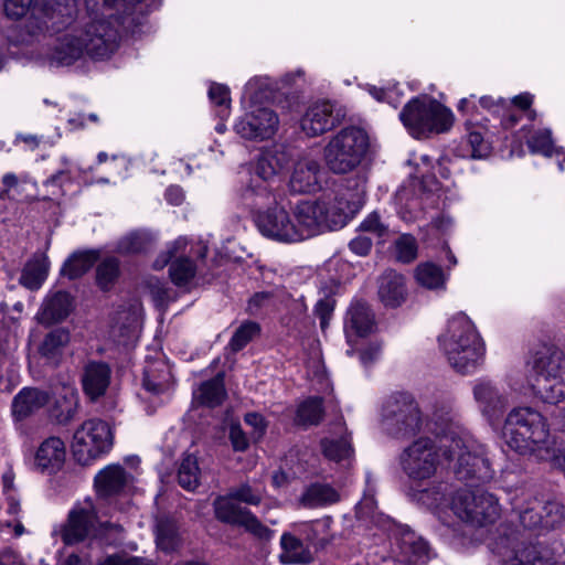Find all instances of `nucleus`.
Listing matches in <instances>:
<instances>
[{
    "label": "nucleus",
    "instance_id": "obj_1",
    "mask_svg": "<svg viewBox=\"0 0 565 565\" xmlns=\"http://www.w3.org/2000/svg\"><path fill=\"white\" fill-rule=\"evenodd\" d=\"M86 14L68 25L50 54L51 64L68 66L88 56L110 58L119 49L124 30L140 23L142 10L125 11L119 0H85Z\"/></svg>",
    "mask_w": 565,
    "mask_h": 565
},
{
    "label": "nucleus",
    "instance_id": "obj_2",
    "mask_svg": "<svg viewBox=\"0 0 565 565\" xmlns=\"http://www.w3.org/2000/svg\"><path fill=\"white\" fill-rule=\"evenodd\" d=\"M439 344L449 364L463 374L481 363L486 351L476 326L462 312L449 320L446 332L439 337Z\"/></svg>",
    "mask_w": 565,
    "mask_h": 565
},
{
    "label": "nucleus",
    "instance_id": "obj_3",
    "mask_svg": "<svg viewBox=\"0 0 565 565\" xmlns=\"http://www.w3.org/2000/svg\"><path fill=\"white\" fill-rule=\"evenodd\" d=\"M502 437L512 450L525 455L547 449L551 439L545 417L531 407L512 409L504 422Z\"/></svg>",
    "mask_w": 565,
    "mask_h": 565
},
{
    "label": "nucleus",
    "instance_id": "obj_4",
    "mask_svg": "<svg viewBox=\"0 0 565 565\" xmlns=\"http://www.w3.org/2000/svg\"><path fill=\"white\" fill-rule=\"evenodd\" d=\"M352 212L342 198L333 201L323 196L318 200H302L292 207V216L299 242L316 236L327 230L342 227Z\"/></svg>",
    "mask_w": 565,
    "mask_h": 565
},
{
    "label": "nucleus",
    "instance_id": "obj_5",
    "mask_svg": "<svg viewBox=\"0 0 565 565\" xmlns=\"http://www.w3.org/2000/svg\"><path fill=\"white\" fill-rule=\"evenodd\" d=\"M440 448L449 461H456L454 471L457 479L465 482H484L492 478L490 462L484 447L471 438L444 435Z\"/></svg>",
    "mask_w": 565,
    "mask_h": 565
},
{
    "label": "nucleus",
    "instance_id": "obj_6",
    "mask_svg": "<svg viewBox=\"0 0 565 565\" xmlns=\"http://www.w3.org/2000/svg\"><path fill=\"white\" fill-rule=\"evenodd\" d=\"M399 119L408 132L419 139L449 130L454 124V114L436 99L422 96L406 103Z\"/></svg>",
    "mask_w": 565,
    "mask_h": 565
},
{
    "label": "nucleus",
    "instance_id": "obj_7",
    "mask_svg": "<svg viewBox=\"0 0 565 565\" xmlns=\"http://www.w3.org/2000/svg\"><path fill=\"white\" fill-rule=\"evenodd\" d=\"M369 148L365 131L358 127H347L334 135L323 148V159L334 174H347L362 162Z\"/></svg>",
    "mask_w": 565,
    "mask_h": 565
},
{
    "label": "nucleus",
    "instance_id": "obj_8",
    "mask_svg": "<svg viewBox=\"0 0 565 565\" xmlns=\"http://www.w3.org/2000/svg\"><path fill=\"white\" fill-rule=\"evenodd\" d=\"M427 423L428 430L433 431L439 439L446 435L443 427H435ZM440 444L437 445L434 439L424 437L413 441L404 449L399 457L403 471L414 481H422L431 478L439 465Z\"/></svg>",
    "mask_w": 565,
    "mask_h": 565
},
{
    "label": "nucleus",
    "instance_id": "obj_9",
    "mask_svg": "<svg viewBox=\"0 0 565 565\" xmlns=\"http://www.w3.org/2000/svg\"><path fill=\"white\" fill-rule=\"evenodd\" d=\"M423 417L416 401L406 393L390 396L382 407V426L391 436L407 438L423 427Z\"/></svg>",
    "mask_w": 565,
    "mask_h": 565
},
{
    "label": "nucleus",
    "instance_id": "obj_10",
    "mask_svg": "<svg viewBox=\"0 0 565 565\" xmlns=\"http://www.w3.org/2000/svg\"><path fill=\"white\" fill-rule=\"evenodd\" d=\"M450 509L459 520L472 526L492 524L500 516L498 499L481 489L456 491Z\"/></svg>",
    "mask_w": 565,
    "mask_h": 565
},
{
    "label": "nucleus",
    "instance_id": "obj_11",
    "mask_svg": "<svg viewBox=\"0 0 565 565\" xmlns=\"http://www.w3.org/2000/svg\"><path fill=\"white\" fill-rule=\"evenodd\" d=\"M289 161L290 154L282 146L264 151L250 173L245 195L269 201L274 196L278 175L288 167Z\"/></svg>",
    "mask_w": 565,
    "mask_h": 565
},
{
    "label": "nucleus",
    "instance_id": "obj_12",
    "mask_svg": "<svg viewBox=\"0 0 565 565\" xmlns=\"http://www.w3.org/2000/svg\"><path fill=\"white\" fill-rule=\"evenodd\" d=\"M114 443V433L110 425L102 419H88L74 433L72 450L75 459L82 465L108 452Z\"/></svg>",
    "mask_w": 565,
    "mask_h": 565
},
{
    "label": "nucleus",
    "instance_id": "obj_13",
    "mask_svg": "<svg viewBox=\"0 0 565 565\" xmlns=\"http://www.w3.org/2000/svg\"><path fill=\"white\" fill-rule=\"evenodd\" d=\"M169 265L171 281L178 287H188L196 275V264L188 253V241L179 237L167 246L153 262L154 269Z\"/></svg>",
    "mask_w": 565,
    "mask_h": 565
},
{
    "label": "nucleus",
    "instance_id": "obj_14",
    "mask_svg": "<svg viewBox=\"0 0 565 565\" xmlns=\"http://www.w3.org/2000/svg\"><path fill=\"white\" fill-rule=\"evenodd\" d=\"M98 522L97 510L92 500L75 504L61 530L62 541L66 545H74L89 539L95 534Z\"/></svg>",
    "mask_w": 565,
    "mask_h": 565
},
{
    "label": "nucleus",
    "instance_id": "obj_15",
    "mask_svg": "<svg viewBox=\"0 0 565 565\" xmlns=\"http://www.w3.org/2000/svg\"><path fill=\"white\" fill-rule=\"evenodd\" d=\"M255 222L259 232L270 239L281 243L299 242L292 212L284 207L268 209L259 213Z\"/></svg>",
    "mask_w": 565,
    "mask_h": 565
},
{
    "label": "nucleus",
    "instance_id": "obj_16",
    "mask_svg": "<svg viewBox=\"0 0 565 565\" xmlns=\"http://www.w3.org/2000/svg\"><path fill=\"white\" fill-rule=\"evenodd\" d=\"M213 505L215 516L221 522L243 526L247 532L260 540L270 539L273 531L264 525L249 510L223 497H217Z\"/></svg>",
    "mask_w": 565,
    "mask_h": 565
},
{
    "label": "nucleus",
    "instance_id": "obj_17",
    "mask_svg": "<svg viewBox=\"0 0 565 565\" xmlns=\"http://www.w3.org/2000/svg\"><path fill=\"white\" fill-rule=\"evenodd\" d=\"M278 124L279 119L274 110L266 107H257L236 121L234 130L242 138L264 140L274 136Z\"/></svg>",
    "mask_w": 565,
    "mask_h": 565
},
{
    "label": "nucleus",
    "instance_id": "obj_18",
    "mask_svg": "<svg viewBox=\"0 0 565 565\" xmlns=\"http://www.w3.org/2000/svg\"><path fill=\"white\" fill-rule=\"evenodd\" d=\"M75 0H4V13L11 20H20L31 9L53 20L57 15H72Z\"/></svg>",
    "mask_w": 565,
    "mask_h": 565
},
{
    "label": "nucleus",
    "instance_id": "obj_19",
    "mask_svg": "<svg viewBox=\"0 0 565 565\" xmlns=\"http://www.w3.org/2000/svg\"><path fill=\"white\" fill-rule=\"evenodd\" d=\"M344 115L330 102L310 105L303 114L300 126L308 137L320 136L338 126Z\"/></svg>",
    "mask_w": 565,
    "mask_h": 565
},
{
    "label": "nucleus",
    "instance_id": "obj_20",
    "mask_svg": "<svg viewBox=\"0 0 565 565\" xmlns=\"http://www.w3.org/2000/svg\"><path fill=\"white\" fill-rule=\"evenodd\" d=\"M321 175L320 162L305 156L295 163L289 180L290 191L298 194L315 193L321 189Z\"/></svg>",
    "mask_w": 565,
    "mask_h": 565
},
{
    "label": "nucleus",
    "instance_id": "obj_21",
    "mask_svg": "<svg viewBox=\"0 0 565 565\" xmlns=\"http://www.w3.org/2000/svg\"><path fill=\"white\" fill-rule=\"evenodd\" d=\"M376 328L375 316L371 307L362 300L351 303L347 311L344 332L349 343L354 338H365Z\"/></svg>",
    "mask_w": 565,
    "mask_h": 565
},
{
    "label": "nucleus",
    "instance_id": "obj_22",
    "mask_svg": "<svg viewBox=\"0 0 565 565\" xmlns=\"http://www.w3.org/2000/svg\"><path fill=\"white\" fill-rule=\"evenodd\" d=\"M473 396L482 415L491 425L504 414L508 401L489 381H479L473 386Z\"/></svg>",
    "mask_w": 565,
    "mask_h": 565
},
{
    "label": "nucleus",
    "instance_id": "obj_23",
    "mask_svg": "<svg viewBox=\"0 0 565 565\" xmlns=\"http://www.w3.org/2000/svg\"><path fill=\"white\" fill-rule=\"evenodd\" d=\"M111 367L103 361H88L82 374V387L85 395L95 402L103 397L111 380Z\"/></svg>",
    "mask_w": 565,
    "mask_h": 565
},
{
    "label": "nucleus",
    "instance_id": "obj_24",
    "mask_svg": "<svg viewBox=\"0 0 565 565\" xmlns=\"http://www.w3.org/2000/svg\"><path fill=\"white\" fill-rule=\"evenodd\" d=\"M281 553L279 559L282 564L308 565L315 559V551L310 548L299 530L295 525L291 531L284 532L280 536Z\"/></svg>",
    "mask_w": 565,
    "mask_h": 565
},
{
    "label": "nucleus",
    "instance_id": "obj_25",
    "mask_svg": "<svg viewBox=\"0 0 565 565\" xmlns=\"http://www.w3.org/2000/svg\"><path fill=\"white\" fill-rule=\"evenodd\" d=\"M66 447L60 437H49L43 440L34 457L35 467L50 475L57 472L64 465Z\"/></svg>",
    "mask_w": 565,
    "mask_h": 565
},
{
    "label": "nucleus",
    "instance_id": "obj_26",
    "mask_svg": "<svg viewBox=\"0 0 565 565\" xmlns=\"http://www.w3.org/2000/svg\"><path fill=\"white\" fill-rule=\"evenodd\" d=\"M377 296L386 308H397L407 296L405 278L395 270H386L379 278Z\"/></svg>",
    "mask_w": 565,
    "mask_h": 565
},
{
    "label": "nucleus",
    "instance_id": "obj_27",
    "mask_svg": "<svg viewBox=\"0 0 565 565\" xmlns=\"http://www.w3.org/2000/svg\"><path fill=\"white\" fill-rule=\"evenodd\" d=\"M130 475L120 465H109L95 477L94 483L98 497L107 499L119 494L129 483Z\"/></svg>",
    "mask_w": 565,
    "mask_h": 565
},
{
    "label": "nucleus",
    "instance_id": "obj_28",
    "mask_svg": "<svg viewBox=\"0 0 565 565\" xmlns=\"http://www.w3.org/2000/svg\"><path fill=\"white\" fill-rule=\"evenodd\" d=\"M50 399L47 392L33 388H22L12 401V415L17 420H23L44 407Z\"/></svg>",
    "mask_w": 565,
    "mask_h": 565
},
{
    "label": "nucleus",
    "instance_id": "obj_29",
    "mask_svg": "<svg viewBox=\"0 0 565 565\" xmlns=\"http://www.w3.org/2000/svg\"><path fill=\"white\" fill-rule=\"evenodd\" d=\"M331 525L332 519L330 516H326L296 526L299 530V534L305 537V541L316 554L317 552L326 548L333 540Z\"/></svg>",
    "mask_w": 565,
    "mask_h": 565
},
{
    "label": "nucleus",
    "instance_id": "obj_30",
    "mask_svg": "<svg viewBox=\"0 0 565 565\" xmlns=\"http://www.w3.org/2000/svg\"><path fill=\"white\" fill-rule=\"evenodd\" d=\"M340 499L339 491L331 484L313 482L305 489L300 501L303 507L316 509L335 504Z\"/></svg>",
    "mask_w": 565,
    "mask_h": 565
},
{
    "label": "nucleus",
    "instance_id": "obj_31",
    "mask_svg": "<svg viewBox=\"0 0 565 565\" xmlns=\"http://www.w3.org/2000/svg\"><path fill=\"white\" fill-rule=\"evenodd\" d=\"M534 377L565 375V355L556 349H545L534 360Z\"/></svg>",
    "mask_w": 565,
    "mask_h": 565
},
{
    "label": "nucleus",
    "instance_id": "obj_32",
    "mask_svg": "<svg viewBox=\"0 0 565 565\" xmlns=\"http://www.w3.org/2000/svg\"><path fill=\"white\" fill-rule=\"evenodd\" d=\"M532 388L544 403L557 404L565 398V375L534 377Z\"/></svg>",
    "mask_w": 565,
    "mask_h": 565
},
{
    "label": "nucleus",
    "instance_id": "obj_33",
    "mask_svg": "<svg viewBox=\"0 0 565 565\" xmlns=\"http://www.w3.org/2000/svg\"><path fill=\"white\" fill-rule=\"evenodd\" d=\"M98 258L99 252L96 249L75 252L64 262L61 275L68 279H77L85 275Z\"/></svg>",
    "mask_w": 565,
    "mask_h": 565
},
{
    "label": "nucleus",
    "instance_id": "obj_34",
    "mask_svg": "<svg viewBox=\"0 0 565 565\" xmlns=\"http://www.w3.org/2000/svg\"><path fill=\"white\" fill-rule=\"evenodd\" d=\"M50 260L45 255L34 256L23 267L20 284L30 289H39L49 275Z\"/></svg>",
    "mask_w": 565,
    "mask_h": 565
},
{
    "label": "nucleus",
    "instance_id": "obj_35",
    "mask_svg": "<svg viewBox=\"0 0 565 565\" xmlns=\"http://www.w3.org/2000/svg\"><path fill=\"white\" fill-rule=\"evenodd\" d=\"M226 395L224 375L222 373L201 383L199 388L194 392V398L199 404L211 408L220 406L226 398Z\"/></svg>",
    "mask_w": 565,
    "mask_h": 565
},
{
    "label": "nucleus",
    "instance_id": "obj_36",
    "mask_svg": "<svg viewBox=\"0 0 565 565\" xmlns=\"http://www.w3.org/2000/svg\"><path fill=\"white\" fill-rule=\"evenodd\" d=\"M153 245V236L145 231H134L121 237L116 246L119 254L130 255L145 253Z\"/></svg>",
    "mask_w": 565,
    "mask_h": 565
},
{
    "label": "nucleus",
    "instance_id": "obj_37",
    "mask_svg": "<svg viewBox=\"0 0 565 565\" xmlns=\"http://www.w3.org/2000/svg\"><path fill=\"white\" fill-rule=\"evenodd\" d=\"M323 415V399L315 396L309 397L299 404L295 420L296 424L301 426H313L320 424Z\"/></svg>",
    "mask_w": 565,
    "mask_h": 565
},
{
    "label": "nucleus",
    "instance_id": "obj_38",
    "mask_svg": "<svg viewBox=\"0 0 565 565\" xmlns=\"http://www.w3.org/2000/svg\"><path fill=\"white\" fill-rule=\"evenodd\" d=\"M71 297L65 291L55 292L44 303L42 316L45 321L57 322L65 319L71 310Z\"/></svg>",
    "mask_w": 565,
    "mask_h": 565
},
{
    "label": "nucleus",
    "instance_id": "obj_39",
    "mask_svg": "<svg viewBox=\"0 0 565 565\" xmlns=\"http://www.w3.org/2000/svg\"><path fill=\"white\" fill-rule=\"evenodd\" d=\"M68 341L70 334L67 331L55 329L45 335L40 347V353L49 362L56 363Z\"/></svg>",
    "mask_w": 565,
    "mask_h": 565
},
{
    "label": "nucleus",
    "instance_id": "obj_40",
    "mask_svg": "<svg viewBox=\"0 0 565 565\" xmlns=\"http://www.w3.org/2000/svg\"><path fill=\"white\" fill-rule=\"evenodd\" d=\"M120 275V262L114 256L104 258L96 267V285L103 290H110Z\"/></svg>",
    "mask_w": 565,
    "mask_h": 565
},
{
    "label": "nucleus",
    "instance_id": "obj_41",
    "mask_svg": "<svg viewBox=\"0 0 565 565\" xmlns=\"http://www.w3.org/2000/svg\"><path fill=\"white\" fill-rule=\"evenodd\" d=\"M402 555L412 563L425 562L428 557V544L414 533H406L401 539L399 544Z\"/></svg>",
    "mask_w": 565,
    "mask_h": 565
},
{
    "label": "nucleus",
    "instance_id": "obj_42",
    "mask_svg": "<svg viewBox=\"0 0 565 565\" xmlns=\"http://www.w3.org/2000/svg\"><path fill=\"white\" fill-rule=\"evenodd\" d=\"M416 281L427 289H439L445 286V275L440 266L433 263L419 264L415 270Z\"/></svg>",
    "mask_w": 565,
    "mask_h": 565
},
{
    "label": "nucleus",
    "instance_id": "obj_43",
    "mask_svg": "<svg viewBox=\"0 0 565 565\" xmlns=\"http://www.w3.org/2000/svg\"><path fill=\"white\" fill-rule=\"evenodd\" d=\"M180 542L177 525L169 520H161L157 525V546L166 553H171L180 546Z\"/></svg>",
    "mask_w": 565,
    "mask_h": 565
},
{
    "label": "nucleus",
    "instance_id": "obj_44",
    "mask_svg": "<svg viewBox=\"0 0 565 565\" xmlns=\"http://www.w3.org/2000/svg\"><path fill=\"white\" fill-rule=\"evenodd\" d=\"M265 494V488L262 483H242L238 487L232 488L224 497L228 501L232 500L243 502L249 505H258L263 501Z\"/></svg>",
    "mask_w": 565,
    "mask_h": 565
},
{
    "label": "nucleus",
    "instance_id": "obj_45",
    "mask_svg": "<svg viewBox=\"0 0 565 565\" xmlns=\"http://www.w3.org/2000/svg\"><path fill=\"white\" fill-rule=\"evenodd\" d=\"M200 468L198 460L193 455H185L178 471L179 484L189 491L194 490L199 486Z\"/></svg>",
    "mask_w": 565,
    "mask_h": 565
},
{
    "label": "nucleus",
    "instance_id": "obj_46",
    "mask_svg": "<svg viewBox=\"0 0 565 565\" xmlns=\"http://www.w3.org/2000/svg\"><path fill=\"white\" fill-rule=\"evenodd\" d=\"M321 447L323 455L333 461L349 459L353 454V448L348 436H342L340 439H322Z\"/></svg>",
    "mask_w": 565,
    "mask_h": 565
},
{
    "label": "nucleus",
    "instance_id": "obj_47",
    "mask_svg": "<svg viewBox=\"0 0 565 565\" xmlns=\"http://www.w3.org/2000/svg\"><path fill=\"white\" fill-rule=\"evenodd\" d=\"M448 484L445 482L433 483L430 487L417 491V500L431 509L443 508L447 500Z\"/></svg>",
    "mask_w": 565,
    "mask_h": 565
},
{
    "label": "nucleus",
    "instance_id": "obj_48",
    "mask_svg": "<svg viewBox=\"0 0 565 565\" xmlns=\"http://www.w3.org/2000/svg\"><path fill=\"white\" fill-rule=\"evenodd\" d=\"M259 323L246 320L236 329L230 340L228 347L233 352H238L243 350L254 338L259 335Z\"/></svg>",
    "mask_w": 565,
    "mask_h": 565
},
{
    "label": "nucleus",
    "instance_id": "obj_49",
    "mask_svg": "<svg viewBox=\"0 0 565 565\" xmlns=\"http://www.w3.org/2000/svg\"><path fill=\"white\" fill-rule=\"evenodd\" d=\"M540 508L542 525L541 530H554L558 527L564 521V509L555 501H548L545 503H536Z\"/></svg>",
    "mask_w": 565,
    "mask_h": 565
},
{
    "label": "nucleus",
    "instance_id": "obj_50",
    "mask_svg": "<svg viewBox=\"0 0 565 565\" xmlns=\"http://www.w3.org/2000/svg\"><path fill=\"white\" fill-rule=\"evenodd\" d=\"M484 128L481 126L468 127L467 143L470 147L471 158H483L489 154L490 146L483 137Z\"/></svg>",
    "mask_w": 565,
    "mask_h": 565
},
{
    "label": "nucleus",
    "instance_id": "obj_51",
    "mask_svg": "<svg viewBox=\"0 0 565 565\" xmlns=\"http://www.w3.org/2000/svg\"><path fill=\"white\" fill-rule=\"evenodd\" d=\"M504 565H548V562L539 556L534 546H522L504 559Z\"/></svg>",
    "mask_w": 565,
    "mask_h": 565
},
{
    "label": "nucleus",
    "instance_id": "obj_52",
    "mask_svg": "<svg viewBox=\"0 0 565 565\" xmlns=\"http://www.w3.org/2000/svg\"><path fill=\"white\" fill-rule=\"evenodd\" d=\"M395 253L398 262L408 264L417 257V242L414 236L404 234L395 242Z\"/></svg>",
    "mask_w": 565,
    "mask_h": 565
},
{
    "label": "nucleus",
    "instance_id": "obj_53",
    "mask_svg": "<svg viewBox=\"0 0 565 565\" xmlns=\"http://www.w3.org/2000/svg\"><path fill=\"white\" fill-rule=\"evenodd\" d=\"M536 503H541L537 500H533L531 502V507L522 509L518 503L514 504V509L519 512V518L524 527L527 529H540L542 525V519L540 513V508H537Z\"/></svg>",
    "mask_w": 565,
    "mask_h": 565
},
{
    "label": "nucleus",
    "instance_id": "obj_54",
    "mask_svg": "<svg viewBox=\"0 0 565 565\" xmlns=\"http://www.w3.org/2000/svg\"><path fill=\"white\" fill-rule=\"evenodd\" d=\"M527 146L533 152L550 154L553 148L551 131L547 129L535 131L527 140Z\"/></svg>",
    "mask_w": 565,
    "mask_h": 565
},
{
    "label": "nucleus",
    "instance_id": "obj_55",
    "mask_svg": "<svg viewBox=\"0 0 565 565\" xmlns=\"http://www.w3.org/2000/svg\"><path fill=\"white\" fill-rule=\"evenodd\" d=\"M228 439L236 452H244L249 448V438L238 422H231L228 425Z\"/></svg>",
    "mask_w": 565,
    "mask_h": 565
},
{
    "label": "nucleus",
    "instance_id": "obj_56",
    "mask_svg": "<svg viewBox=\"0 0 565 565\" xmlns=\"http://www.w3.org/2000/svg\"><path fill=\"white\" fill-rule=\"evenodd\" d=\"M359 228L363 232L373 233L379 237L387 233V226L381 221L376 212L370 213L360 224Z\"/></svg>",
    "mask_w": 565,
    "mask_h": 565
},
{
    "label": "nucleus",
    "instance_id": "obj_57",
    "mask_svg": "<svg viewBox=\"0 0 565 565\" xmlns=\"http://www.w3.org/2000/svg\"><path fill=\"white\" fill-rule=\"evenodd\" d=\"M244 422L254 429L253 438L255 440L263 438L267 430L268 423L262 414L257 412L246 413Z\"/></svg>",
    "mask_w": 565,
    "mask_h": 565
},
{
    "label": "nucleus",
    "instance_id": "obj_58",
    "mask_svg": "<svg viewBox=\"0 0 565 565\" xmlns=\"http://www.w3.org/2000/svg\"><path fill=\"white\" fill-rule=\"evenodd\" d=\"M209 98L216 106L225 108L230 107V89L223 84H212L209 89Z\"/></svg>",
    "mask_w": 565,
    "mask_h": 565
},
{
    "label": "nucleus",
    "instance_id": "obj_59",
    "mask_svg": "<svg viewBox=\"0 0 565 565\" xmlns=\"http://www.w3.org/2000/svg\"><path fill=\"white\" fill-rule=\"evenodd\" d=\"M70 181H71L70 172L67 170H60L56 173L52 174L50 178H47L43 184H44V186L53 188V191H52L53 195H62L64 193L63 184L65 182H70Z\"/></svg>",
    "mask_w": 565,
    "mask_h": 565
},
{
    "label": "nucleus",
    "instance_id": "obj_60",
    "mask_svg": "<svg viewBox=\"0 0 565 565\" xmlns=\"http://www.w3.org/2000/svg\"><path fill=\"white\" fill-rule=\"evenodd\" d=\"M273 298V294L269 291L256 292L247 303V312L249 315H257L264 307H266Z\"/></svg>",
    "mask_w": 565,
    "mask_h": 565
},
{
    "label": "nucleus",
    "instance_id": "obj_61",
    "mask_svg": "<svg viewBox=\"0 0 565 565\" xmlns=\"http://www.w3.org/2000/svg\"><path fill=\"white\" fill-rule=\"evenodd\" d=\"M333 312V302L331 299L324 298L317 302L315 307V313L320 320L321 329H326L329 323V319Z\"/></svg>",
    "mask_w": 565,
    "mask_h": 565
},
{
    "label": "nucleus",
    "instance_id": "obj_62",
    "mask_svg": "<svg viewBox=\"0 0 565 565\" xmlns=\"http://www.w3.org/2000/svg\"><path fill=\"white\" fill-rule=\"evenodd\" d=\"M372 239L367 236L359 235L349 243V248L358 256H366L372 249Z\"/></svg>",
    "mask_w": 565,
    "mask_h": 565
},
{
    "label": "nucleus",
    "instance_id": "obj_63",
    "mask_svg": "<svg viewBox=\"0 0 565 565\" xmlns=\"http://www.w3.org/2000/svg\"><path fill=\"white\" fill-rule=\"evenodd\" d=\"M381 352V343L372 342L360 351V361L364 366H369L380 358Z\"/></svg>",
    "mask_w": 565,
    "mask_h": 565
},
{
    "label": "nucleus",
    "instance_id": "obj_64",
    "mask_svg": "<svg viewBox=\"0 0 565 565\" xmlns=\"http://www.w3.org/2000/svg\"><path fill=\"white\" fill-rule=\"evenodd\" d=\"M98 565H148L138 557H124L119 555H110L103 559Z\"/></svg>",
    "mask_w": 565,
    "mask_h": 565
}]
</instances>
